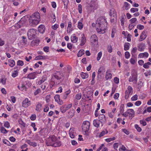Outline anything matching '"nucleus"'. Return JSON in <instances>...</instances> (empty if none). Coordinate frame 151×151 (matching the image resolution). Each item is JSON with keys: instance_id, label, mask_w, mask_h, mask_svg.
<instances>
[{"instance_id": "obj_40", "label": "nucleus", "mask_w": 151, "mask_h": 151, "mask_svg": "<svg viewBox=\"0 0 151 151\" xmlns=\"http://www.w3.org/2000/svg\"><path fill=\"white\" fill-rule=\"evenodd\" d=\"M45 56L42 55H38L35 58V60H43L45 58Z\"/></svg>"}, {"instance_id": "obj_59", "label": "nucleus", "mask_w": 151, "mask_h": 151, "mask_svg": "<svg viewBox=\"0 0 151 151\" xmlns=\"http://www.w3.org/2000/svg\"><path fill=\"white\" fill-rule=\"evenodd\" d=\"M36 116L35 114H33L31 115L30 117V119L31 120L34 121L36 119Z\"/></svg>"}, {"instance_id": "obj_6", "label": "nucleus", "mask_w": 151, "mask_h": 151, "mask_svg": "<svg viewBox=\"0 0 151 151\" xmlns=\"http://www.w3.org/2000/svg\"><path fill=\"white\" fill-rule=\"evenodd\" d=\"M37 30L34 29H31L29 30L27 33L28 38L30 40L34 39L36 34Z\"/></svg>"}, {"instance_id": "obj_12", "label": "nucleus", "mask_w": 151, "mask_h": 151, "mask_svg": "<svg viewBox=\"0 0 151 151\" xmlns=\"http://www.w3.org/2000/svg\"><path fill=\"white\" fill-rule=\"evenodd\" d=\"M92 95L90 96H88V95H83L82 99L84 100V101H89L92 100Z\"/></svg>"}, {"instance_id": "obj_18", "label": "nucleus", "mask_w": 151, "mask_h": 151, "mask_svg": "<svg viewBox=\"0 0 151 151\" xmlns=\"http://www.w3.org/2000/svg\"><path fill=\"white\" fill-rule=\"evenodd\" d=\"M70 38L71 41L73 43H76L78 41V37L76 36L75 34H72L71 37Z\"/></svg>"}, {"instance_id": "obj_21", "label": "nucleus", "mask_w": 151, "mask_h": 151, "mask_svg": "<svg viewBox=\"0 0 151 151\" xmlns=\"http://www.w3.org/2000/svg\"><path fill=\"white\" fill-rule=\"evenodd\" d=\"M147 33L145 31H143L141 33L140 40V41H142L144 40L147 37Z\"/></svg>"}, {"instance_id": "obj_55", "label": "nucleus", "mask_w": 151, "mask_h": 151, "mask_svg": "<svg viewBox=\"0 0 151 151\" xmlns=\"http://www.w3.org/2000/svg\"><path fill=\"white\" fill-rule=\"evenodd\" d=\"M130 55L129 52L126 51L125 52V57L126 59L129 58Z\"/></svg>"}, {"instance_id": "obj_8", "label": "nucleus", "mask_w": 151, "mask_h": 151, "mask_svg": "<svg viewBox=\"0 0 151 151\" xmlns=\"http://www.w3.org/2000/svg\"><path fill=\"white\" fill-rule=\"evenodd\" d=\"M79 40L80 41V45L83 46L86 44V38L84 34H82L81 35V37L79 38Z\"/></svg>"}, {"instance_id": "obj_52", "label": "nucleus", "mask_w": 151, "mask_h": 151, "mask_svg": "<svg viewBox=\"0 0 151 151\" xmlns=\"http://www.w3.org/2000/svg\"><path fill=\"white\" fill-rule=\"evenodd\" d=\"M3 142L4 143L6 144L8 146H11V143L6 139H3Z\"/></svg>"}, {"instance_id": "obj_43", "label": "nucleus", "mask_w": 151, "mask_h": 151, "mask_svg": "<svg viewBox=\"0 0 151 151\" xmlns=\"http://www.w3.org/2000/svg\"><path fill=\"white\" fill-rule=\"evenodd\" d=\"M102 56V52L101 51L99 52L97 55L96 60L97 61H99L100 60L101 56Z\"/></svg>"}, {"instance_id": "obj_61", "label": "nucleus", "mask_w": 151, "mask_h": 151, "mask_svg": "<svg viewBox=\"0 0 151 151\" xmlns=\"http://www.w3.org/2000/svg\"><path fill=\"white\" fill-rule=\"evenodd\" d=\"M59 25L57 24H55L52 26V28L54 30H56L59 27Z\"/></svg>"}, {"instance_id": "obj_39", "label": "nucleus", "mask_w": 151, "mask_h": 151, "mask_svg": "<svg viewBox=\"0 0 151 151\" xmlns=\"http://www.w3.org/2000/svg\"><path fill=\"white\" fill-rule=\"evenodd\" d=\"M50 17L53 19V20L52 21V23H54L56 21L55 15L54 13H52L50 15Z\"/></svg>"}, {"instance_id": "obj_29", "label": "nucleus", "mask_w": 151, "mask_h": 151, "mask_svg": "<svg viewBox=\"0 0 151 151\" xmlns=\"http://www.w3.org/2000/svg\"><path fill=\"white\" fill-rule=\"evenodd\" d=\"M108 133V131L107 129H105V130L102 131L100 133L99 136V137L100 138L103 136L105 134H107Z\"/></svg>"}, {"instance_id": "obj_24", "label": "nucleus", "mask_w": 151, "mask_h": 151, "mask_svg": "<svg viewBox=\"0 0 151 151\" xmlns=\"http://www.w3.org/2000/svg\"><path fill=\"white\" fill-rule=\"evenodd\" d=\"M105 78L106 80L111 79L112 78V74L111 73L107 71L105 74Z\"/></svg>"}, {"instance_id": "obj_49", "label": "nucleus", "mask_w": 151, "mask_h": 151, "mask_svg": "<svg viewBox=\"0 0 151 151\" xmlns=\"http://www.w3.org/2000/svg\"><path fill=\"white\" fill-rule=\"evenodd\" d=\"M124 5L126 10H127L129 8L130 4L127 2H125L124 3Z\"/></svg>"}, {"instance_id": "obj_60", "label": "nucleus", "mask_w": 151, "mask_h": 151, "mask_svg": "<svg viewBox=\"0 0 151 151\" xmlns=\"http://www.w3.org/2000/svg\"><path fill=\"white\" fill-rule=\"evenodd\" d=\"M120 22L121 25L122 26H124V18L122 17L120 19Z\"/></svg>"}, {"instance_id": "obj_25", "label": "nucleus", "mask_w": 151, "mask_h": 151, "mask_svg": "<svg viewBox=\"0 0 151 151\" xmlns=\"http://www.w3.org/2000/svg\"><path fill=\"white\" fill-rule=\"evenodd\" d=\"M83 19L82 18L78 22L77 27L80 30H81L83 27V25L82 23Z\"/></svg>"}, {"instance_id": "obj_51", "label": "nucleus", "mask_w": 151, "mask_h": 151, "mask_svg": "<svg viewBox=\"0 0 151 151\" xmlns=\"http://www.w3.org/2000/svg\"><path fill=\"white\" fill-rule=\"evenodd\" d=\"M116 32V30L115 29H113L112 30L111 37L112 38L114 37V35Z\"/></svg>"}, {"instance_id": "obj_16", "label": "nucleus", "mask_w": 151, "mask_h": 151, "mask_svg": "<svg viewBox=\"0 0 151 151\" xmlns=\"http://www.w3.org/2000/svg\"><path fill=\"white\" fill-rule=\"evenodd\" d=\"M145 47V44L144 43H142L138 44L137 46L138 50L140 52L144 51Z\"/></svg>"}, {"instance_id": "obj_38", "label": "nucleus", "mask_w": 151, "mask_h": 151, "mask_svg": "<svg viewBox=\"0 0 151 151\" xmlns=\"http://www.w3.org/2000/svg\"><path fill=\"white\" fill-rule=\"evenodd\" d=\"M19 124H21L20 127L23 129H24L26 127V124L23 122L22 120H19Z\"/></svg>"}, {"instance_id": "obj_36", "label": "nucleus", "mask_w": 151, "mask_h": 151, "mask_svg": "<svg viewBox=\"0 0 151 151\" xmlns=\"http://www.w3.org/2000/svg\"><path fill=\"white\" fill-rule=\"evenodd\" d=\"M129 45H130V44L129 43L127 42V43H125L124 44V50L125 51L128 50L129 48Z\"/></svg>"}, {"instance_id": "obj_9", "label": "nucleus", "mask_w": 151, "mask_h": 151, "mask_svg": "<svg viewBox=\"0 0 151 151\" xmlns=\"http://www.w3.org/2000/svg\"><path fill=\"white\" fill-rule=\"evenodd\" d=\"M31 104L30 101H29L28 98H26L22 102V105L23 107H27Z\"/></svg>"}, {"instance_id": "obj_23", "label": "nucleus", "mask_w": 151, "mask_h": 151, "mask_svg": "<svg viewBox=\"0 0 151 151\" xmlns=\"http://www.w3.org/2000/svg\"><path fill=\"white\" fill-rule=\"evenodd\" d=\"M132 88L130 86H129L127 88V89L126 91V94H132L133 93Z\"/></svg>"}, {"instance_id": "obj_62", "label": "nucleus", "mask_w": 151, "mask_h": 151, "mask_svg": "<svg viewBox=\"0 0 151 151\" xmlns=\"http://www.w3.org/2000/svg\"><path fill=\"white\" fill-rule=\"evenodd\" d=\"M78 10L79 13L81 14L82 13V5L81 4H79L78 6Z\"/></svg>"}, {"instance_id": "obj_27", "label": "nucleus", "mask_w": 151, "mask_h": 151, "mask_svg": "<svg viewBox=\"0 0 151 151\" xmlns=\"http://www.w3.org/2000/svg\"><path fill=\"white\" fill-rule=\"evenodd\" d=\"M109 15L110 16H113L114 17H115V16L116 17V12L114 9H112L110 11Z\"/></svg>"}, {"instance_id": "obj_19", "label": "nucleus", "mask_w": 151, "mask_h": 151, "mask_svg": "<svg viewBox=\"0 0 151 151\" xmlns=\"http://www.w3.org/2000/svg\"><path fill=\"white\" fill-rule=\"evenodd\" d=\"M149 56V54L147 52L140 53L138 55V58H147Z\"/></svg>"}, {"instance_id": "obj_35", "label": "nucleus", "mask_w": 151, "mask_h": 151, "mask_svg": "<svg viewBox=\"0 0 151 151\" xmlns=\"http://www.w3.org/2000/svg\"><path fill=\"white\" fill-rule=\"evenodd\" d=\"M26 21V20L25 17V16H24L20 20H19V24L21 23L22 25H23L25 24Z\"/></svg>"}, {"instance_id": "obj_56", "label": "nucleus", "mask_w": 151, "mask_h": 151, "mask_svg": "<svg viewBox=\"0 0 151 151\" xmlns=\"http://www.w3.org/2000/svg\"><path fill=\"white\" fill-rule=\"evenodd\" d=\"M65 107L66 109L67 110L70 108L72 106V104H70L68 105H65Z\"/></svg>"}, {"instance_id": "obj_10", "label": "nucleus", "mask_w": 151, "mask_h": 151, "mask_svg": "<svg viewBox=\"0 0 151 151\" xmlns=\"http://www.w3.org/2000/svg\"><path fill=\"white\" fill-rule=\"evenodd\" d=\"M99 120L101 124V126H103L102 123L105 122L106 119L105 116L104 114H101L99 116Z\"/></svg>"}, {"instance_id": "obj_17", "label": "nucleus", "mask_w": 151, "mask_h": 151, "mask_svg": "<svg viewBox=\"0 0 151 151\" xmlns=\"http://www.w3.org/2000/svg\"><path fill=\"white\" fill-rule=\"evenodd\" d=\"M101 122L98 119H94L93 122V126L97 128H98L100 127Z\"/></svg>"}, {"instance_id": "obj_7", "label": "nucleus", "mask_w": 151, "mask_h": 151, "mask_svg": "<svg viewBox=\"0 0 151 151\" xmlns=\"http://www.w3.org/2000/svg\"><path fill=\"white\" fill-rule=\"evenodd\" d=\"M90 40L93 46L96 47L98 45V37L96 35L94 34L91 36Z\"/></svg>"}, {"instance_id": "obj_45", "label": "nucleus", "mask_w": 151, "mask_h": 151, "mask_svg": "<svg viewBox=\"0 0 151 151\" xmlns=\"http://www.w3.org/2000/svg\"><path fill=\"white\" fill-rule=\"evenodd\" d=\"M145 121V120L142 119L140 120L139 122L140 124H142L143 126H145L147 125V123Z\"/></svg>"}, {"instance_id": "obj_57", "label": "nucleus", "mask_w": 151, "mask_h": 151, "mask_svg": "<svg viewBox=\"0 0 151 151\" xmlns=\"http://www.w3.org/2000/svg\"><path fill=\"white\" fill-rule=\"evenodd\" d=\"M119 79L117 77H115L114 78V81L115 83L118 84L119 83Z\"/></svg>"}, {"instance_id": "obj_58", "label": "nucleus", "mask_w": 151, "mask_h": 151, "mask_svg": "<svg viewBox=\"0 0 151 151\" xmlns=\"http://www.w3.org/2000/svg\"><path fill=\"white\" fill-rule=\"evenodd\" d=\"M131 99L132 101H135L137 100L138 99L137 95H134V96L131 98Z\"/></svg>"}, {"instance_id": "obj_20", "label": "nucleus", "mask_w": 151, "mask_h": 151, "mask_svg": "<svg viewBox=\"0 0 151 151\" xmlns=\"http://www.w3.org/2000/svg\"><path fill=\"white\" fill-rule=\"evenodd\" d=\"M39 32L41 33H43L45 31V27L43 25H40L38 27Z\"/></svg>"}, {"instance_id": "obj_54", "label": "nucleus", "mask_w": 151, "mask_h": 151, "mask_svg": "<svg viewBox=\"0 0 151 151\" xmlns=\"http://www.w3.org/2000/svg\"><path fill=\"white\" fill-rule=\"evenodd\" d=\"M31 126L34 129V131H35L37 130V128L36 127L35 123L34 122H32L31 124Z\"/></svg>"}, {"instance_id": "obj_22", "label": "nucleus", "mask_w": 151, "mask_h": 151, "mask_svg": "<svg viewBox=\"0 0 151 151\" xmlns=\"http://www.w3.org/2000/svg\"><path fill=\"white\" fill-rule=\"evenodd\" d=\"M26 142L30 146L35 147L37 146V143L35 142H32L30 140L27 139L26 141Z\"/></svg>"}, {"instance_id": "obj_2", "label": "nucleus", "mask_w": 151, "mask_h": 151, "mask_svg": "<svg viewBox=\"0 0 151 151\" xmlns=\"http://www.w3.org/2000/svg\"><path fill=\"white\" fill-rule=\"evenodd\" d=\"M40 14L38 12H35L30 17L29 22L32 26L36 25L40 21Z\"/></svg>"}, {"instance_id": "obj_5", "label": "nucleus", "mask_w": 151, "mask_h": 151, "mask_svg": "<svg viewBox=\"0 0 151 151\" xmlns=\"http://www.w3.org/2000/svg\"><path fill=\"white\" fill-rule=\"evenodd\" d=\"M135 113L132 109H128L124 113L122 116L124 117H127L129 116V118L132 119L134 116Z\"/></svg>"}, {"instance_id": "obj_13", "label": "nucleus", "mask_w": 151, "mask_h": 151, "mask_svg": "<svg viewBox=\"0 0 151 151\" xmlns=\"http://www.w3.org/2000/svg\"><path fill=\"white\" fill-rule=\"evenodd\" d=\"M54 99L55 101L59 104L61 105L63 103V101L60 99V95H55Z\"/></svg>"}, {"instance_id": "obj_32", "label": "nucleus", "mask_w": 151, "mask_h": 151, "mask_svg": "<svg viewBox=\"0 0 151 151\" xmlns=\"http://www.w3.org/2000/svg\"><path fill=\"white\" fill-rule=\"evenodd\" d=\"M84 53L85 51L84 50H80L77 54V56L78 57H81L84 54Z\"/></svg>"}, {"instance_id": "obj_42", "label": "nucleus", "mask_w": 151, "mask_h": 151, "mask_svg": "<svg viewBox=\"0 0 151 151\" xmlns=\"http://www.w3.org/2000/svg\"><path fill=\"white\" fill-rule=\"evenodd\" d=\"M151 64V63L150 62H147L144 64L143 65V67L145 68H149V66Z\"/></svg>"}, {"instance_id": "obj_46", "label": "nucleus", "mask_w": 151, "mask_h": 151, "mask_svg": "<svg viewBox=\"0 0 151 151\" xmlns=\"http://www.w3.org/2000/svg\"><path fill=\"white\" fill-rule=\"evenodd\" d=\"M60 110L61 112L62 113H65L66 111L65 105L62 106L60 108Z\"/></svg>"}, {"instance_id": "obj_11", "label": "nucleus", "mask_w": 151, "mask_h": 151, "mask_svg": "<svg viewBox=\"0 0 151 151\" xmlns=\"http://www.w3.org/2000/svg\"><path fill=\"white\" fill-rule=\"evenodd\" d=\"M47 145V146H52L55 147L60 146L61 145V142L60 141H58L55 143H48L46 142Z\"/></svg>"}, {"instance_id": "obj_63", "label": "nucleus", "mask_w": 151, "mask_h": 151, "mask_svg": "<svg viewBox=\"0 0 151 151\" xmlns=\"http://www.w3.org/2000/svg\"><path fill=\"white\" fill-rule=\"evenodd\" d=\"M50 95H47L46 97V101L48 103L50 101Z\"/></svg>"}, {"instance_id": "obj_1", "label": "nucleus", "mask_w": 151, "mask_h": 151, "mask_svg": "<svg viewBox=\"0 0 151 151\" xmlns=\"http://www.w3.org/2000/svg\"><path fill=\"white\" fill-rule=\"evenodd\" d=\"M107 24L104 17H99L96 22V28L97 32L99 34H104L107 27Z\"/></svg>"}, {"instance_id": "obj_50", "label": "nucleus", "mask_w": 151, "mask_h": 151, "mask_svg": "<svg viewBox=\"0 0 151 151\" xmlns=\"http://www.w3.org/2000/svg\"><path fill=\"white\" fill-rule=\"evenodd\" d=\"M137 27L138 29L141 30L144 29V26L143 25L139 24L137 25Z\"/></svg>"}, {"instance_id": "obj_41", "label": "nucleus", "mask_w": 151, "mask_h": 151, "mask_svg": "<svg viewBox=\"0 0 151 151\" xmlns=\"http://www.w3.org/2000/svg\"><path fill=\"white\" fill-rule=\"evenodd\" d=\"M27 89V87L26 86V85H24V84H22L21 88H19V89L22 91H25Z\"/></svg>"}, {"instance_id": "obj_26", "label": "nucleus", "mask_w": 151, "mask_h": 151, "mask_svg": "<svg viewBox=\"0 0 151 151\" xmlns=\"http://www.w3.org/2000/svg\"><path fill=\"white\" fill-rule=\"evenodd\" d=\"M27 40L26 37L24 36L22 37V40H21V44L22 45H25L27 44Z\"/></svg>"}, {"instance_id": "obj_64", "label": "nucleus", "mask_w": 151, "mask_h": 151, "mask_svg": "<svg viewBox=\"0 0 151 151\" xmlns=\"http://www.w3.org/2000/svg\"><path fill=\"white\" fill-rule=\"evenodd\" d=\"M139 10L138 8H132L130 9L131 12L134 13L135 12H138Z\"/></svg>"}, {"instance_id": "obj_37", "label": "nucleus", "mask_w": 151, "mask_h": 151, "mask_svg": "<svg viewBox=\"0 0 151 151\" xmlns=\"http://www.w3.org/2000/svg\"><path fill=\"white\" fill-rule=\"evenodd\" d=\"M56 139V138L54 136H52L51 139H49V143H53V142H55Z\"/></svg>"}, {"instance_id": "obj_4", "label": "nucleus", "mask_w": 151, "mask_h": 151, "mask_svg": "<svg viewBox=\"0 0 151 151\" xmlns=\"http://www.w3.org/2000/svg\"><path fill=\"white\" fill-rule=\"evenodd\" d=\"M90 125V123L88 121H86L83 122L82 125V129L83 134L86 136L88 135V130Z\"/></svg>"}, {"instance_id": "obj_48", "label": "nucleus", "mask_w": 151, "mask_h": 151, "mask_svg": "<svg viewBox=\"0 0 151 151\" xmlns=\"http://www.w3.org/2000/svg\"><path fill=\"white\" fill-rule=\"evenodd\" d=\"M1 132L3 134H6L7 132V130L3 127H1Z\"/></svg>"}, {"instance_id": "obj_3", "label": "nucleus", "mask_w": 151, "mask_h": 151, "mask_svg": "<svg viewBox=\"0 0 151 151\" xmlns=\"http://www.w3.org/2000/svg\"><path fill=\"white\" fill-rule=\"evenodd\" d=\"M138 80V74L137 71L134 69L132 70L131 75L129 76L128 81L130 82H132L134 84H136Z\"/></svg>"}, {"instance_id": "obj_34", "label": "nucleus", "mask_w": 151, "mask_h": 151, "mask_svg": "<svg viewBox=\"0 0 151 151\" xmlns=\"http://www.w3.org/2000/svg\"><path fill=\"white\" fill-rule=\"evenodd\" d=\"M15 62L13 60H10L8 61V64L11 67H13L15 65Z\"/></svg>"}, {"instance_id": "obj_44", "label": "nucleus", "mask_w": 151, "mask_h": 151, "mask_svg": "<svg viewBox=\"0 0 151 151\" xmlns=\"http://www.w3.org/2000/svg\"><path fill=\"white\" fill-rule=\"evenodd\" d=\"M116 139V138L115 137H114L112 138H108L106 139H105V141L107 142H109L112 141L114 140H115Z\"/></svg>"}, {"instance_id": "obj_33", "label": "nucleus", "mask_w": 151, "mask_h": 151, "mask_svg": "<svg viewBox=\"0 0 151 151\" xmlns=\"http://www.w3.org/2000/svg\"><path fill=\"white\" fill-rule=\"evenodd\" d=\"M47 79V77L45 76H43L41 80L38 81V84L39 85L41 84L42 83L44 82Z\"/></svg>"}, {"instance_id": "obj_28", "label": "nucleus", "mask_w": 151, "mask_h": 151, "mask_svg": "<svg viewBox=\"0 0 151 151\" xmlns=\"http://www.w3.org/2000/svg\"><path fill=\"white\" fill-rule=\"evenodd\" d=\"M81 76L83 79L87 78L88 76V75L87 73L82 72L81 73Z\"/></svg>"}, {"instance_id": "obj_14", "label": "nucleus", "mask_w": 151, "mask_h": 151, "mask_svg": "<svg viewBox=\"0 0 151 151\" xmlns=\"http://www.w3.org/2000/svg\"><path fill=\"white\" fill-rule=\"evenodd\" d=\"M70 137L71 138H74L76 134V133L74 130V128H71L69 130Z\"/></svg>"}, {"instance_id": "obj_30", "label": "nucleus", "mask_w": 151, "mask_h": 151, "mask_svg": "<svg viewBox=\"0 0 151 151\" xmlns=\"http://www.w3.org/2000/svg\"><path fill=\"white\" fill-rule=\"evenodd\" d=\"M42 104L38 103L36 106L35 110L38 112H40L41 109Z\"/></svg>"}, {"instance_id": "obj_47", "label": "nucleus", "mask_w": 151, "mask_h": 151, "mask_svg": "<svg viewBox=\"0 0 151 151\" xmlns=\"http://www.w3.org/2000/svg\"><path fill=\"white\" fill-rule=\"evenodd\" d=\"M135 127L138 132H140L141 131V128L140 127H139L138 124H137L135 125Z\"/></svg>"}, {"instance_id": "obj_31", "label": "nucleus", "mask_w": 151, "mask_h": 151, "mask_svg": "<svg viewBox=\"0 0 151 151\" xmlns=\"http://www.w3.org/2000/svg\"><path fill=\"white\" fill-rule=\"evenodd\" d=\"M124 104H121L120 105V108H119V111L120 113L122 114H122L123 113H124Z\"/></svg>"}, {"instance_id": "obj_53", "label": "nucleus", "mask_w": 151, "mask_h": 151, "mask_svg": "<svg viewBox=\"0 0 151 151\" xmlns=\"http://www.w3.org/2000/svg\"><path fill=\"white\" fill-rule=\"evenodd\" d=\"M18 75V72L17 70H14V72L12 73V76L14 78L16 77V76H17Z\"/></svg>"}, {"instance_id": "obj_15", "label": "nucleus", "mask_w": 151, "mask_h": 151, "mask_svg": "<svg viewBox=\"0 0 151 151\" xmlns=\"http://www.w3.org/2000/svg\"><path fill=\"white\" fill-rule=\"evenodd\" d=\"M37 74L36 72H34L29 73L27 76L28 78L30 79H34L36 77V76Z\"/></svg>"}]
</instances>
